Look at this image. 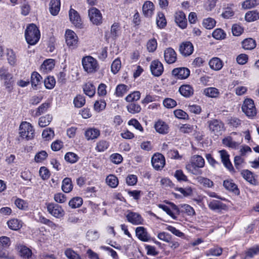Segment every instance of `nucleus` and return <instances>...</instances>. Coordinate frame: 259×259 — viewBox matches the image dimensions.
Listing matches in <instances>:
<instances>
[{
  "label": "nucleus",
  "mask_w": 259,
  "mask_h": 259,
  "mask_svg": "<svg viewBox=\"0 0 259 259\" xmlns=\"http://www.w3.org/2000/svg\"><path fill=\"white\" fill-rule=\"evenodd\" d=\"M64 158L65 160L70 163L76 162L79 157L77 154L73 152H67L65 155Z\"/></svg>",
  "instance_id": "50"
},
{
  "label": "nucleus",
  "mask_w": 259,
  "mask_h": 259,
  "mask_svg": "<svg viewBox=\"0 0 259 259\" xmlns=\"http://www.w3.org/2000/svg\"><path fill=\"white\" fill-rule=\"evenodd\" d=\"M64 254L68 259H82L79 254L70 248L65 250Z\"/></svg>",
  "instance_id": "47"
},
{
  "label": "nucleus",
  "mask_w": 259,
  "mask_h": 259,
  "mask_svg": "<svg viewBox=\"0 0 259 259\" xmlns=\"http://www.w3.org/2000/svg\"><path fill=\"white\" fill-rule=\"evenodd\" d=\"M83 203L82 199L79 197H74L69 202V205L72 208L79 207Z\"/></svg>",
  "instance_id": "45"
},
{
  "label": "nucleus",
  "mask_w": 259,
  "mask_h": 259,
  "mask_svg": "<svg viewBox=\"0 0 259 259\" xmlns=\"http://www.w3.org/2000/svg\"><path fill=\"white\" fill-rule=\"evenodd\" d=\"M109 146V143L108 142L105 140H100L97 143L95 149L96 151L99 152H103L105 151Z\"/></svg>",
  "instance_id": "44"
},
{
  "label": "nucleus",
  "mask_w": 259,
  "mask_h": 259,
  "mask_svg": "<svg viewBox=\"0 0 259 259\" xmlns=\"http://www.w3.org/2000/svg\"><path fill=\"white\" fill-rule=\"evenodd\" d=\"M31 78V84L33 88L36 87L39 85L42 79L40 75L36 72H33L32 73Z\"/></svg>",
  "instance_id": "43"
},
{
  "label": "nucleus",
  "mask_w": 259,
  "mask_h": 259,
  "mask_svg": "<svg viewBox=\"0 0 259 259\" xmlns=\"http://www.w3.org/2000/svg\"><path fill=\"white\" fill-rule=\"evenodd\" d=\"M175 22L182 29H185L187 27V21L185 14L182 11L176 13L175 15Z\"/></svg>",
  "instance_id": "19"
},
{
  "label": "nucleus",
  "mask_w": 259,
  "mask_h": 259,
  "mask_svg": "<svg viewBox=\"0 0 259 259\" xmlns=\"http://www.w3.org/2000/svg\"><path fill=\"white\" fill-rule=\"evenodd\" d=\"M223 185L226 189L232 191L235 194H239V189L237 185L233 182V180H229L224 181Z\"/></svg>",
  "instance_id": "31"
},
{
  "label": "nucleus",
  "mask_w": 259,
  "mask_h": 259,
  "mask_svg": "<svg viewBox=\"0 0 259 259\" xmlns=\"http://www.w3.org/2000/svg\"><path fill=\"white\" fill-rule=\"evenodd\" d=\"M223 143L225 146L232 149H236L241 142L235 141L232 137L229 136L223 140Z\"/></svg>",
  "instance_id": "34"
},
{
  "label": "nucleus",
  "mask_w": 259,
  "mask_h": 259,
  "mask_svg": "<svg viewBox=\"0 0 259 259\" xmlns=\"http://www.w3.org/2000/svg\"><path fill=\"white\" fill-rule=\"evenodd\" d=\"M141 97V94L139 91H135L127 95L125 100L128 102L133 103L134 101L139 100Z\"/></svg>",
  "instance_id": "51"
},
{
  "label": "nucleus",
  "mask_w": 259,
  "mask_h": 259,
  "mask_svg": "<svg viewBox=\"0 0 259 259\" xmlns=\"http://www.w3.org/2000/svg\"><path fill=\"white\" fill-rule=\"evenodd\" d=\"M179 91L181 95L185 98H189L194 94L193 88L189 84H183L180 88Z\"/></svg>",
  "instance_id": "23"
},
{
  "label": "nucleus",
  "mask_w": 259,
  "mask_h": 259,
  "mask_svg": "<svg viewBox=\"0 0 259 259\" xmlns=\"http://www.w3.org/2000/svg\"><path fill=\"white\" fill-rule=\"evenodd\" d=\"M54 132L51 128H47L44 130L42 133V137L46 141L51 140L54 137Z\"/></svg>",
  "instance_id": "53"
},
{
  "label": "nucleus",
  "mask_w": 259,
  "mask_h": 259,
  "mask_svg": "<svg viewBox=\"0 0 259 259\" xmlns=\"http://www.w3.org/2000/svg\"><path fill=\"white\" fill-rule=\"evenodd\" d=\"M241 108L243 112L249 118H252L256 115L257 111L254 102L251 99H245Z\"/></svg>",
  "instance_id": "5"
},
{
  "label": "nucleus",
  "mask_w": 259,
  "mask_h": 259,
  "mask_svg": "<svg viewBox=\"0 0 259 259\" xmlns=\"http://www.w3.org/2000/svg\"><path fill=\"white\" fill-rule=\"evenodd\" d=\"M150 68L152 74L154 76H159L163 72V65L158 60L152 61Z\"/></svg>",
  "instance_id": "13"
},
{
  "label": "nucleus",
  "mask_w": 259,
  "mask_h": 259,
  "mask_svg": "<svg viewBox=\"0 0 259 259\" xmlns=\"http://www.w3.org/2000/svg\"><path fill=\"white\" fill-rule=\"evenodd\" d=\"M233 5H230V6H228L227 7L223 8V12L221 14V16L224 19H230L235 14V12L233 11L231 6Z\"/></svg>",
  "instance_id": "40"
},
{
  "label": "nucleus",
  "mask_w": 259,
  "mask_h": 259,
  "mask_svg": "<svg viewBox=\"0 0 259 259\" xmlns=\"http://www.w3.org/2000/svg\"><path fill=\"white\" fill-rule=\"evenodd\" d=\"M222 253V249L220 247H214L211 248L206 252L207 256H220Z\"/></svg>",
  "instance_id": "64"
},
{
  "label": "nucleus",
  "mask_w": 259,
  "mask_h": 259,
  "mask_svg": "<svg viewBox=\"0 0 259 259\" xmlns=\"http://www.w3.org/2000/svg\"><path fill=\"white\" fill-rule=\"evenodd\" d=\"M83 91L86 95L92 97L96 93V88L92 82H88L83 86Z\"/></svg>",
  "instance_id": "29"
},
{
  "label": "nucleus",
  "mask_w": 259,
  "mask_h": 259,
  "mask_svg": "<svg viewBox=\"0 0 259 259\" xmlns=\"http://www.w3.org/2000/svg\"><path fill=\"white\" fill-rule=\"evenodd\" d=\"M169 205L170 206H168L163 204H160L159 207L172 219H176L177 216L179 215L180 212L179 208L173 203H169Z\"/></svg>",
  "instance_id": "10"
},
{
  "label": "nucleus",
  "mask_w": 259,
  "mask_h": 259,
  "mask_svg": "<svg viewBox=\"0 0 259 259\" xmlns=\"http://www.w3.org/2000/svg\"><path fill=\"white\" fill-rule=\"evenodd\" d=\"M151 163L155 169L160 170L165 165V158L161 154H155L152 157Z\"/></svg>",
  "instance_id": "8"
},
{
  "label": "nucleus",
  "mask_w": 259,
  "mask_h": 259,
  "mask_svg": "<svg viewBox=\"0 0 259 259\" xmlns=\"http://www.w3.org/2000/svg\"><path fill=\"white\" fill-rule=\"evenodd\" d=\"M209 131L215 135H221L225 130L224 123L220 120L213 119L207 121Z\"/></svg>",
  "instance_id": "6"
},
{
  "label": "nucleus",
  "mask_w": 259,
  "mask_h": 259,
  "mask_svg": "<svg viewBox=\"0 0 259 259\" xmlns=\"http://www.w3.org/2000/svg\"><path fill=\"white\" fill-rule=\"evenodd\" d=\"M84 70L88 73H94L99 69L97 60L91 56L83 57L81 60Z\"/></svg>",
  "instance_id": "3"
},
{
  "label": "nucleus",
  "mask_w": 259,
  "mask_h": 259,
  "mask_svg": "<svg viewBox=\"0 0 259 259\" xmlns=\"http://www.w3.org/2000/svg\"><path fill=\"white\" fill-rule=\"evenodd\" d=\"M196 180L200 184L202 185L204 187H205L210 188L213 185V182L206 178L198 177L196 178Z\"/></svg>",
  "instance_id": "49"
},
{
  "label": "nucleus",
  "mask_w": 259,
  "mask_h": 259,
  "mask_svg": "<svg viewBox=\"0 0 259 259\" xmlns=\"http://www.w3.org/2000/svg\"><path fill=\"white\" fill-rule=\"evenodd\" d=\"M126 108L128 112L132 114L138 113L141 110L140 105L135 102L128 104L126 106Z\"/></svg>",
  "instance_id": "41"
},
{
  "label": "nucleus",
  "mask_w": 259,
  "mask_h": 259,
  "mask_svg": "<svg viewBox=\"0 0 259 259\" xmlns=\"http://www.w3.org/2000/svg\"><path fill=\"white\" fill-rule=\"evenodd\" d=\"M243 178L251 184L255 185L256 180L254 178L253 174L250 171L245 169L243 170L241 173Z\"/></svg>",
  "instance_id": "35"
},
{
  "label": "nucleus",
  "mask_w": 259,
  "mask_h": 259,
  "mask_svg": "<svg viewBox=\"0 0 259 259\" xmlns=\"http://www.w3.org/2000/svg\"><path fill=\"white\" fill-rule=\"evenodd\" d=\"M157 47V43L156 39L152 38L150 39L147 43V48L149 52H154Z\"/></svg>",
  "instance_id": "62"
},
{
  "label": "nucleus",
  "mask_w": 259,
  "mask_h": 259,
  "mask_svg": "<svg viewBox=\"0 0 259 259\" xmlns=\"http://www.w3.org/2000/svg\"><path fill=\"white\" fill-rule=\"evenodd\" d=\"M106 184L111 188H115L118 185V180L117 178L113 175H109L106 178Z\"/></svg>",
  "instance_id": "38"
},
{
  "label": "nucleus",
  "mask_w": 259,
  "mask_h": 259,
  "mask_svg": "<svg viewBox=\"0 0 259 259\" xmlns=\"http://www.w3.org/2000/svg\"><path fill=\"white\" fill-rule=\"evenodd\" d=\"M190 73V70L186 67L176 68L172 71V75L178 79H185L188 78Z\"/></svg>",
  "instance_id": "12"
},
{
  "label": "nucleus",
  "mask_w": 259,
  "mask_h": 259,
  "mask_svg": "<svg viewBox=\"0 0 259 259\" xmlns=\"http://www.w3.org/2000/svg\"><path fill=\"white\" fill-rule=\"evenodd\" d=\"M179 51L183 56H189L193 52V46L190 41L183 42L180 46Z\"/></svg>",
  "instance_id": "14"
},
{
  "label": "nucleus",
  "mask_w": 259,
  "mask_h": 259,
  "mask_svg": "<svg viewBox=\"0 0 259 259\" xmlns=\"http://www.w3.org/2000/svg\"><path fill=\"white\" fill-rule=\"evenodd\" d=\"M50 107V103L47 102L42 103L37 108L36 112L33 114V116L37 117L46 112Z\"/></svg>",
  "instance_id": "42"
},
{
  "label": "nucleus",
  "mask_w": 259,
  "mask_h": 259,
  "mask_svg": "<svg viewBox=\"0 0 259 259\" xmlns=\"http://www.w3.org/2000/svg\"><path fill=\"white\" fill-rule=\"evenodd\" d=\"M120 34L119 26L117 23H114L111 28V35L112 38L116 39Z\"/></svg>",
  "instance_id": "60"
},
{
  "label": "nucleus",
  "mask_w": 259,
  "mask_h": 259,
  "mask_svg": "<svg viewBox=\"0 0 259 259\" xmlns=\"http://www.w3.org/2000/svg\"><path fill=\"white\" fill-rule=\"evenodd\" d=\"M209 65L211 69L218 71L221 70L223 66L222 61L219 58L214 57L210 60Z\"/></svg>",
  "instance_id": "27"
},
{
  "label": "nucleus",
  "mask_w": 259,
  "mask_h": 259,
  "mask_svg": "<svg viewBox=\"0 0 259 259\" xmlns=\"http://www.w3.org/2000/svg\"><path fill=\"white\" fill-rule=\"evenodd\" d=\"M143 13L147 17H151L154 10V6L153 4L149 1L145 2L142 8Z\"/></svg>",
  "instance_id": "24"
},
{
  "label": "nucleus",
  "mask_w": 259,
  "mask_h": 259,
  "mask_svg": "<svg viewBox=\"0 0 259 259\" xmlns=\"http://www.w3.org/2000/svg\"><path fill=\"white\" fill-rule=\"evenodd\" d=\"M66 42L69 47H75L77 44V36L76 34L71 30H67L65 33Z\"/></svg>",
  "instance_id": "15"
},
{
  "label": "nucleus",
  "mask_w": 259,
  "mask_h": 259,
  "mask_svg": "<svg viewBox=\"0 0 259 259\" xmlns=\"http://www.w3.org/2000/svg\"><path fill=\"white\" fill-rule=\"evenodd\" d=\"M222 162L224 165L230 171L232 172L234 171V167L230 160L229 155L228 152L224 150L219 151Z\"/></svg>",
  "instance_id": "16"
},
{
  "label": "nucleus",
  "mask_w": 259,
  "mask_h": 259,
  "mask_svg": "<svg viewBox=\"0 0 259 259\" xmlns=\"http://www.w3.org/2000/svg\"><path fill=\"white\" fill-rule=\"evenodd\" d=\"M156 24L159 28H163L166 25V20L164 15L162 12H158L157 14Z\"/></svg>",
  "instance_id": "39"
},
{
  "label": "nucleus",
  "mask_w": 259,
  "mask_h": 259,
  "mask_svg": "<svg viewBox=\"0 0 259 259\" xmlns=\"http://www.w3.org/2000/svg\"><path fill=\"white\" fill-rule=\"evenodd\" d=\"M40 36L39 30L35 24H31L27 27L25 32V37L28 44L35 45L38 41Z\"/></svg>",
  "instance_id": "2"
},
{
  "label": "nucleus",
  "mask_w": 259,
  "mask_h": 259,
  "mask_svg": "<svg viewBox=\"0 0 259 259\" xmlns=\"http://www.w3.org/2000/svg\"><path fill=\"white\" fill-rule=\"evenodd\" d=\"M209 208L214 211H219L226 209V205L219 200H211L208 203Z\"/></svg>",
  "instance_id": "22"
},
{
  "label": "nucleus",
  "mask_w": 259,
  "mask_h": 259,
  "mask_svg": "<svg viewBox=\"0 0 259 259\" xmlns=\"http://www.w3.org/2000/svg\"><path fill=\"white\" fill-rule=\"evenodd\" d=\"M121 68V61L119 59H116L111 64V69L113 74L117 73Z\"/></svg>",
  "instance_id": "56"
},
{
  "label": "nucleus",
  "mask_w": 259,
  "mask_h": 259,
  "mask_svg": "<svg viewBox=\"0 0 259 259\" xmlns=\"http://www.w3.org/2000/svg\"><path fill=\"white\" fill-rule=\"evenodd\" d=\"M88 15L91 21L98 25L102 23V16L100 11L96 8H92L88 11Z\"/></svg>",
  "instance_id": "9"
},
{
  "label": "nucleus",
  "mask_w": 259,
  "mask_h": 259,
  "mask_svg": "<svg viewBox=\"0 0 259 259\" xmlns=\"http://www.w3.org/2000/svg\"><path fill=\"white\" fill-rule=\"evenodd\" d=\"M48 157V154L45 151H41L36 154L34 160L36 162H41Z\"/></svg>",
  "instance_id": "61"
},
{
  "label": "nucleus",
  "mask_w": 259,
  "mask_h": 259,
  "mask_svg": "<svg viewBox=\"0 0 259 259\" xmlns=\"http://www.w3.org/2000/svg\"><path fill=\"white\" fill-rule=\"evenodd\" d=\"M69 17L71 23L76 27H81V20L78 13L73 9L70 8L69 12Z\"/></svg>",
  "instance_id": "17"
},
{
  "label": "nucleus",
  "mask_w": 259,
  "mask_h": 259,
  "mask_svg": "<svg viewBox=\"0 0 259 259\" xmlns=\"http://www.w3.org/2000/svg\"><path fill=\"white\" fill-rule=\"evenodd\" d=\"M164 58L167 63L172 64L177 60V54L173 49L168 48L164 51Z\"/></svg>",
  "instance_id": "20"
},
{
  "label": "nucleus",
  "mask_w": 259,
  "mask_h": 259,
  "mask_svg": "<svg viewBox=\"0 0 259 259\" xmlns=\"http://www.w3.org/2000/svg\"><path fill=\"white\" fill-rule=\"evenodd\" d=\"M154 128L160 134L165 135L168 133L169 126L164 121L158 120L154 124Z\"/></svg>",
  "instance_id": "21"
},
{
  "label": "nucleus",
  "mask_w": 259,
  "mask_h": 259,
  "mask_svg": "<svg viewBox=\"0 0 259 259\" xmlns=\"http://www.w3.org/2000/svg\"><path fill=\"white\" fill-rule=\"evenodd\" d=\"M203 94L210 98H217L220 95V92L215 88L209 87L203 90Z\"/></svg>",
  "instance_id": "33"
},
{
  "label": "nucleus",
  "mask_w": 259,
  "mask_h": 259,
  "mask_svg": "<svg viewBox=\"0 0 259 259\" xmlns=\"http://www.w3.org/2000/svg\"><path fill=\"white\" fill-rule=\"evenodd\" d=\"M56 83V81L54 77L48 76L44 80V84L47 89H53Z\"/></svg>",
  "instance_id": "59"
},
{
  "label": "nucleus",
  "mask_w": 259,
  "mask_h": 259,
  "mask_svg": "<svg viewBox=\"0 0 259 259\" xmlns=\"http://www.w3.org/2000/svg\"><path fill=\"white\" fill-rule=\"evenodd\" d=\"M136 235L138 238L143 242H148L150 240V236L147 230L144 227H138L136 228Z\"/></svg>",
  "instance_id": "18"
},
{
  "label": "nucleus",
  "mask_w": 259,
  "mask_h": 259,
  "mask_svg": "<svg viewBox=\"0 0 259 259\" xmlns=\"http://www.w3.org/2000/svg\"><path fill=\"white\" fill-rule=\"evenodd\" d=\"M74 106L77 108H81L85 103V100L84 96L82 95H77L73 100Z\"/></svg>",
  "instance_id": "52"
},
{
  "label": "nucleus",
  "mask_w": 259,
  "mask_h": 259,
  "mask_svg": "<svg viewBox=\"0 0 259 259\" xmlns=\"http://www.w3.org/2000/svg\"><path fill=\"white\" fill-rule=\"evenodd\" d=\"M242 48L245 50H251L256 47L255 41L251 38H246L242 42Z\"/></svg>",
  "instance_id": "36"
},
{
  "label": "nucleus",
  "mask_w": 259,
  "mask_h": 259,
  "mask_svg": "<svg viewBox=\"0 0 259 259\" xmlns=\"http://www.w3.org/2000/svg\"><path fill=\"white\" fill-rule=\"evenodd\" d=\"M60 10V1L51 0L50 3L49 11L52 15H57Z\"/></svg>",
  "instance_id": "28"
},
{
  "label": "nucleus",
  "mask_w": 259,
  "mask_h": 259,
  "mask_svg": "<svg viewBox=\"0 0 259 259\" xmlns=\"http://www.w3.org/2000/svg\"><path fill=\"white\" fill-rule=\"evenodd\" d=\"M52 120V116L51 115L48 114L39 118L38 124L40 127H45L50 123Z\"/></svg>",
  "instance_id": "48"
},
{
  "label": "nucleus",
  "mask_w": 259,
  "mask_h": 259,
  "mask_svg": "<svg viewBox=\"0 0 259 259\" xmlns=\"http://www.w3.org/2000/svg\"><path fill=\"white\" fill-rule=\"evenodd\" d=\"M47 210L49 213L57 218L63 217L65 213L60 205L53 203H49L47 205Z\"/></svg>",
  "instance_id": "7"
},
{
  "label": "nucleus",
  "mask_w": 259,
  "mask_h": 259,
  "mask_svg": "<svg viewBox=\"0 0 259 259\" xmlns=\"http://www.w3.org/2000/svg\"><path fill=\"white\" fill-rule=\"evenodd\" d=\"M19 136L22 139L31 140L34 136V130L31 124L26 121H23L19 126Z\"/></svg>",
  "instance_id": "4"
},
{
  "label": "nucleus",
  "mask_w": 259,
  "mask_h": 259,
  "mask_svg": "<svg viewBox=\"0 0 259 259\" xmlns=\"http://www.w3.org/2000/svg\"><path fill=\"white\" fill-rule=\"evenodd\" d=\"M127 86L124 84H118L116 88L115 94L117 97H122L127 92Z\"/></svg>",
  "instance_id": "46"
},
{
  "label": "nucleus",
  "mask_w": 259,
  "mask_h": 259,
  "mask_svg": "<svg viewBox=\"0 0 259 259\" xmlns=\"http://www.w3.org/2000/svg\"><path fill=\"white\" fill-rule=\"evenodd\" d=\"M212 36L216 39H223L226 37V33L222 29H216L212 32Z\"/></svg>",
  "instance_id": "55"
},
{
  "label": "nucleus",
  "mask_w": 259,
  "mask_h": 259,
  "mask_svg": "<svg viewBox=\"0 0 259 259\" xmlns=\"http://www.w3.org/2000/svg\"><path fill=\"white\" fill-rule=\"evenodd\" d=\"M215 21L211 18L205 19L203 21V25L206 29H210L214 27Z\"/></svg>",
  "instance_id": "58"
},
{
  "label": "nucleus",
  "mask_w": 259,
  "mask_h": 259,
  "mask_svg": "<svg viewBox=\"0 0 259 259\" xmlns=\"http://www.w3.org/2000/svg\"><path fill=\"white\" fill-rule=\"evenodd\" d=\"M258 4L256 0H246L242 4V7L244 9H251Z\"/></svg>",
  "instance_id": "57"
},
{
  "label": "nucleus",
  "mask_w": 259,
  "mask_h": 259,
  "mask_svg": "<svg viewBox=\"0 0 259 259\" xmlns=\"http://www.w3.org/2000/svg\"><path fill=\"white\" fill-rule=\"evenodd\" d=\"M38 221L52 228L55 229L56 227V225L54 223L41 215L39 216Z\"/></svg>",
  "instance_id": "63"
},
{
  "label": "nucleus",
  "mask_w": 259,
  "mask_h": 259,
  "mask_svg": "<svg viewBox=\"0 0 259 259\" xmlns=\"http://www.w3.org/2000/svg\"><path fill=\"white\" fill-rule=\"evenodd\" d=\"M100 135V131L94 127L87 129L85 132V137L88 140L97 139Z\"/></svg>",
  "instance_id": "25"
},
{
  "label": "nucleus",
  "mask_w": 259,
  "mask_h": 259,
  "mask_svg": "<svg viewBox=\"0 0 259 259\" xmlns=\"http://www.w3.org/2000/svg\"><path fill=\"white\" fill-rule=\"evenodd\" d=\"M205 165L204 159L200 155H192L186 164L187 171L192 175L199 176L202 174L201 168Z\"/></svg>",
  "instance_id": "1"
},
{
  "label": "nucleus",
  "mask_w": 259,
  "mask_h": 259,
  "mask_svg": "<svg viewBox=\"0 0 259 259\" xmlns=\"http://www.w3.org/2000/svg\"><path fill=\"white\" fill-rule=\"evenodd\" d=\"M54 66L55 63L53 59H47L41 64L40 71L44 73H47L54 68Z\"/></svg>",
  "instance_id": "26"
},
{
  "label": "nucleus",
  "mask_w": 259,
  "mask_h": 259,
  "mask_svg": "<svg viewBox=\"0 0 259 259\" xmlns=\"http://www.w3.org/2000/svg\"><path fill=\"white\" fill-rule=\"evenodd\" d=\"M246 21L250 22L259 19V13L256 10L247 12L245 16Z\"/></svg>",
  "instance_id": "37"
},
{
  "label": "nucleus",
  "mask_w": 259,
  "mask_h": 259,
  "mask_svg": "<svg viewBox=\"0 0 259 259\" xmlns=\"http://www.w3.org/2000/svg\"><path fill=\"white\" fill-rule=\"evenodd\" d=\"M127 212L126 218L128 222L134 225H142L143 224L144 219L139 213L131 210H127Z\"/></svg>",
  "instance_id": "11"
},
{
  "label": "nucleus",
  "mask_w": 259,
  "mask_h": 259,
  "mask_svg": "<svg viewBox=\"0 0 259 259\" xmlns=\"http://www.w3.org/2000/svg\"><path fill=\"white\" fill-rule=\"evenodd\" d=\"M62 190L65 193H69L73 189V185L71 179L69 178H65L62 183Z\"/></svg>",
  "instance_id": "30"
},
{
  "label": "nucleus",
  "mask_w": 259,
  "mask_h": 259,
  "mask_svg": "<svg viewBox=\"0 0 259 259\" xmlns=\"http://www.w3.org/2000/svg\"><path fill=\"white\" fill-rule=\"evenodd\" d=\"M100 237L99 233L96 230H90L87 233V237L90 241H95Z\"/></svg>",
  "instance_id": "54"
},
{
  "label": "nucleus",
  "mask_w": 259,
  "mask_h": 259,
  "mask_svg": "<svg viewBox=\"0 0 259 259\" xmlns=\"http://www.w3.org/2000/svg\"><path fill=\"white\" fill-rule=\"evenodd\" d=\"M22 222L17 219H11L7 222L9 228L13 230H18L22 226Z\"/></svg>",
  "instance_id": "32"
}]
</instances>
